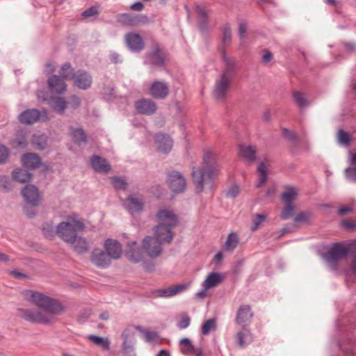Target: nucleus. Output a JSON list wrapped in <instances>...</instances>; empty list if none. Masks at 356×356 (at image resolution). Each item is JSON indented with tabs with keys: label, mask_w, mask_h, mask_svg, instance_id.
<instances>
[{
	"label": "nucleus",
	"mask_w": 356,
	"mask_h": 356,
	"mask_svg": "<svg viewBox=\"0 0 356 356\" xmlns=\"http://www.w3.org/2000/svg\"><path fill=\"white\" fill-rule=\"evenodd\" d=\"M223 69L220 76L233 80L236 72L237 61L234 58H229L224 48L221 49Z\"/></svg>",
	"instance_id": "nucleus-12"
},
{
	"label": "nucleus",
	"mask_w": 356,
	"mask_h": 356,
	"mask_svg": "<svg viewBox=\"0 0 356 356\" xmlns=\"http://www.w3.org/2000/svg\"><path fill=\"white\" fill-rule=\"evenodd\" d=\"M188 287L187 284H177L165 289H160L152 292L156 298H170L186 291Z\"/></svg>",
	"instance_id": "nucleus-13"
},
{
	"label": "nucleus",
	"mask_w": 356,
	"mask_h": 356,
	"mask_svg": "<svg viewBox=\"0 0 356 356\" xmlns=\"http://www.w3.org/2000/svg\"><path fill=\"white\" fill-rule=\"evenodd\" d=\"M297 195V193L294 188L290 187L283 193L282 199L285 203H293V200Z\"/></svg>",
	"instance_id": "nucleus-47"
},
{
	"label": "nucleus",
	"mask_w": 356,
	"mask_h": 356,
	"mask_svg": "<svg viewBox=\"0 0 356 356\" xmlns=\"http://www.w3.org/2000/svg\"><path fill=\"white\" fill-rule=\"evenodd\" d=\"M167 183L174 193H182L186 191V180L184 175L178 171L173 170L168 174Z\"/></svg>",
	"instance_id": "nucleus-9"
},
{
	"label": "nucleus",
	"mask_w": 356,
	"mask_h": 356,
	"mask_svg": "<svg viewBox=\"0 0 356 356\" xmlns=\"http://www.w3.org/2000/svg\"><path fill=\"white\" fill-rule=\"evenodd\" d=\"M88 338L90 341L101 346L104 350H109L110 341L108 339L95 335H89Z\"/></svg>",
	"instance_id": "nucleus-40"
},
{
	"label": "nucleus",
	"mask_w": 356,
	"mask_h": 356,
	"mask_svg": "<svg viewBox=\"0 0 356 356\" xmlns=\"http://www.w3.org/2000/svg\"><path fill=\"white\" fill-rule=\"evenodd\" d=\"M104 249L112 259H118L122 254L121 244L116 240L108 238L104 242Z\"/></svg>",
	"instance_id": "nucleus-20"
},
{
	"label": "nucleus",
	"mask_w": 356,
	"mask_h": 356,
	"mask_svg": "<svg viewBox=\"0 0 356 356\" xmlns=\"http://www.w3.org/2000/svg\"><path fill=\"white\" fill-rule=\"evenodd\" d=\"M10 189L9 178L6 176H0V190L6 192Z\"/></svg>",
	"instance_id": "nucleus-54"
},
{
	"label": "nucleus",
	"mask_w": 356,
	"mask_h": 356,
	"mask_svg": "<svg viewBox=\"0 0 356 356\" xmlns=\"http://www.w3.org/2000/svg\"><path fill=\"white\" fill-rule=\"evenodd\" d=\"M90 260L96 266L102 268H106L110 266L111 259L106 252L100 249H95L91 253Z\"/></svg>",
	"instance_id": "nucleus-15"
},
{
	"label": "nucleus",
	"mask_w": 356,
	"mask_h": 356,
	"mask_svg": "<svg viewBox=\"0 0 356 356\" xmlns=\"http://www.w3.org/2000/svg\"><path fill=\"white\" fill-rule=\"evenodd\" d=\"M48 119V113L45 110L40 111L36 108L26 109L18 116L19 122L23 124H33L40 120L47 121Z\"/></svg>",
	"instance_id": "nucleus-8"
},
{
	"label": "nucleus",
	"mask_w": 356,
	"mask_h": 356,
	"mask_svg": "<svg viewBox=\"0 0 356 356\" xmlns=\"http://www.w3.org/2000/svg\"><path fill=\"white\" fill-rule=\"evenodd\" d=\"M63 79L60 76L52 75L48 79V86L49 89L58 94H62L66 90V84Z\"/></svg>",
	"instance_id": "nucleus-28"
},
{
	"label": "nucleus",
	"mask_w": 356,
	"mask_h": 356,
	"mask_svg": "<svg viewBox=\"0 0 356 356\" xmlns=\"http://www.w3.org/2000/svg\"><path fill=\"white\" fill-rule=\"evenodd\" d=\"M136 108L141 114L150 115L156 111V105L152 99H141L136 102Z\"/></svg>",
	"instance_id": "nucleus-23"
},
{
	"label": "nucleus",
	"mask_w": 356,
	"mask_h": 356,
	"mask_svg": "<svg viewBox=\"0 0 356 356\" xmlns=\"http://www.w3.org/2000/svg\"><path fill=\"white\" fill-rule=\"evenodd\" d=\"M232 79L220 76L216 81L215 88L213 91V97L218 101H224L232 85Z\"/></svg>",
	"instance_id": "nucleus-11"
},
{
	"label": "nucleus",
	"mask_w": 356,
	"mask_h": 356,
	"mask_svg": "<svg viewBox=\"0 0 356 356\" xmlns=\"http://www.w3.org/2000/svg\"><path fill=\"white\" fill-rule=\"evenodd\" d=\"M143 250L140 249L136 241L128 243L126 255L133 263H138L143 259Z\"/></svg>",
	"instance_id": "nucleus-22"
},
{
	"label": "nucleus",
	"mask_w": 356,
	"mask_h": 356,
	"mask_svg": "<svg viewBox=\"0 0 356 356\" xmlns=\"http://www.w3.org/2000/svg\"><path fill=\"white\" fill-rule=\"evenodd\" d=\"M257 170L259 173V179L257 185V187H261L268 179V175L266 172V167L264 162L259 163L257 168Z\"/></svg>",
	"instance_id": "nucleus-42"
},
{
	"label": "nucleus",
	"mask_w": 356,
	"mask_h": 356,
	"mask_svg": "<svg viewBox=\"0 0 356 356\" xmlns=\"http://www.w3.org/2000/svg\"><path fill=\"white\" fill-rule=\"evenodd\" d=\"M50 104L54 111L59 114H63L66 108L67 102L62 97H51Z\"/></svg>",
	"instance_id": "nucleus-36"
},
{
	"label": "nucleus",
	"mask_w": 356,
	"mask_h": 356,
	"mask_svg": "<svg viewBox=\"0 0 356 356\" xmlns=\"http://www.w3.org/2000/svg\"><path fill=\"white\" fill-rule=\"evenodd\" d=\"M128 337L129 334L127 333L126 330L124 331L122 334V337L124 339L122 350L127 356H134L135 354L133 346L127 343Z\"/></svg>",
	"instance_id": "nucleus-44"
},
{
	"label": "nucleus",
	"mask_w": 356,
	"mask_h": 356,
	"mask_svg": "<svg viewBox=\"0 0 356 356\" xmlns=\"http://www.w3.org/2000/svg\"><path fill=\"white\" fill-rule=\"evenodd\" d=\"M70 131L72 140L75 144L80 146L86 143L87 134L82 128H74L71 127L70 128Z\"/></svg>",
	"instance_id": "nucleus-31"
},
{
	"label": "nucleus",
	"mask_w": 356,
	"mask_h": 356,
	"mask_svg": "<svg viewBox=\"0 0 356 356\" xmlns=\"http://www.w3.org/2000/svg\"><path fill=\"white\" fill-rule=\"evenodd\" d=\"M167 59L168 54L166 51L161 48L158 43L154 42L150 47V51L145 54V63L161 67L165 65Z\"/></svg>",
	"instance_id": "nucleus-6"
},
{
	"label": "nucleus",
	"mask_w": 356,
	"mask_h": 356,
	"mask_svg": "<svg viewBox=\"0 0 356 356\" xmlns=\"http://www.w3.org/2000/svg\"><path fill=\"white\" fill-rule=\"evenodd\" d=\"M23 295L26 300L34 303L49 314L58 315L64 310V307L60 302L43 293L31 290H25Z\"/></svg>",
	"instance_id": "nucleus-3"
},
{
	"label": "nucleus",
	"mask_w": 356,
	"mask_h": 356,
	"mask_svg": "<svg viewBox=\"0 0 356 356\" xmlns=\"http://www.w3.org/2000/svg\"><path fill=\"white\" fill-rule=\"evenodd\" d=\"M110 60H111V62L115 64L118 63H122V61L120 55L116 52H113L110 54Z\"/></svg>",
	"instance_id": "nucleus-64"
},
{
	"label": "nucleus",
	"mask_w": 356,
	"mask_h": 356,
	"mask_svg": "<svg viewBox=\"0 0 356 356\" xmlns=\"http://www.w3.org/2000/svg\"><path fill=\"white\" fill-rule=\"evenodd\" d=\"M23 165L28 169H35L41 165L39 156L35 153H26L22 157Z\"/></svg>",
	"instance_id": "nucleus-29"
},
{
	"label": "nucleus",
	"mask_w": 356,
	"mask_h": 356,
	"mask_svg": "<svg viewBox=\"0 0 356 356\" xmlns=\"http://www.w3.org/2000/svg\"><path fill=\"white\" fill-rule=\"evenodd\" d=\"M31 144L39 150H43L47 147L48 136L40 132L35 133L32 136Z\"/></svg>",
	"instance_id": "nucleus-32"
},
{
	"label": "nucleus",
	"mask_w": 356,
	"mask_h": 356,
	"mask_svg": "<svg viewBox=\"0 0 356 356\" xmlns=\"http://www.w3.org/2000/svg\"><path fill=\"white\" fill-rule=\"evenodd\" d=\"M238 237L236 233H231L228 235L225 243V250L227 251H233L238 245Z\"/></svg>",
	"instance_id": "nucleus-39"
},
{
	"label": "nucleus",
	"mask_w": 356,
	"mask_h": 356,
	"mask_svg": "<svg viewBox=\"0 0 356 356\" xmlns=\"http://www.w3.org/2000/svg\"><path fill=\"white\" fill-rule=\"evenodd\" d=\"M17 312L20 318L32 323L51 324L54 322L52 317L40 311L19 308Z\"/></svg>",
	"instance_id": "nucleus-7"
},
{
	"label": "nucleus",
	"mask_w": 356,
	"mask_h": 356,
	"mask_svg": "<svg viewBox=\"0 0 356 356\" xmlns=\"http://www.w3.org/2000/svg\"><path fill=\"white\" fill-rule=\"evenodd\" d=\"M239 194V188L236 185L232 186L227 191L226 195L232 198L236 197Z\"/></svg>",
	"instance_id": "nucleus-58"
},
{
	"label": "nucleus",
	"mask_w": 356,
	"mask_h": 356,
	"mask_svg": "<svg viewBox=\"0 0 356 356\" xmlns=\"http://www.w3.org/2000/svg\"><path fill=\"white\" fill-rule=\"evenodd\" d=\"M85 228L84 224L80 220L62 222L56 227L57 234L65 241L71 243L77 236V232Z\"/></svg>",
	"instance_id": "nucleus-4"
},
{
	"label": "nucleus",
	"mask_w": 356,
	"mask_h": 356,
	"mask_svg": "<svg viewBox=\"0 0 356 356\" xmlns=\"http://www.w3.org/2000/svg\"><path fill=\"white\" fill-rule=\"evenodd\" d=\"M97 13H98L97 8L95 6H91L82 13V16L83 17H89L95 16V15H97Z\"/></svg>",
	"instance_id": "nucleus-59"
},
{
	"label": "nucleus",
	"mask_w": 356,
	"mask_h": 356,
	"mask_svg": "<svg viewBox=\"0 0 356 356\" xmlns=\"http://www.w3.org/2000/svg\"><path fill=\"white\" fill-rule=\"evenodd\" d=\"M144 202L142 198L129 195L124 203L126 209L131 214L138 213L142 211Z\"/></svg>",
	"instance_id": "nucleus-24"
},
{
	"label": "nucleus",
	"mask_w": 356,
	"mask_h": 356,
	"mask_svg": "<svg viewBox=\"0 0 356 356\" xmlns=\"http://www.w3.org/2000/svg\"><path fill=\"white\" fill-rule=\"evenodd\" d=\"M197 26L202 33L208 32L209 11L200 5L195 7Z\"/></svg>",
	"instance_id": "nucleus-18"
},
{
	"label": "nucleus",
	"mask_w": 356,
	"mask_h": 356,
	"mask_svg": "<svg viewBox=\"0 0 356 356\" xmlns=\"http://www.w3.org/2000/svg\"><path fill=\"white\" fill-rule=\"evenodd\" d=\"M311 218V213L309 212H301L294 218V222L296 223L306 222Z\"/></svg>",
	"instance_id": "nucleus-53"
},
{
	"label": "nucleus",
	"mask_w": 356,
	"mask_h": 356,
	"mask_svg": "<svg viewBox=\"0 0 356 356\" xmlns=\"http://www.w3.org/2000/svg\"><path fill=\"white\" fill-rule=\"evenodd\" d=\"M252 317L253 313L250 306L242 305L236 312L235 321L241 327H248L251 323Z\"/></svg>",
	"instance_id": "nucleus-14"
},
{
	"label": "nucleus",
	"mask_w": 356,
	"mask_h": 356,
	"mask_svg": "<svg viewBox=\"0 0 356 356\" xmlns=\"http://www.w3.org/2000/svg\"><path fill=\"white\" fill-rule=\"evenodd\" d=\"M266 220V216L264 214L257 213L254 216L252 222L253 225L251 227V230L254 232L257 230L260 225Z\"/></svg>",
	"instance_id": "nucleus-50"
},
{
	"label": "nucleus",
	"mask_w": 356,
	"mask_h": 356,
	"mask_svg": "<svg viewBox=\"0 0 356 356\" xmlns=\"http://www.w3.org/2000/svg\"><path fill=\"white\" fill-rule=\"evenodd\" d=\"M293 97L297 104L300 108H304L309 105V102L306 99L305 95L304 93H302L298 91H296L293 93Z\"/></svg>",
	"instance_id": "nucleus-46"
},
{
	"label": "nucleus",
	"mask_w": 356,
	"mask_h": 356,
	"mask_svg": "<svg viewBox=\"0 0 356 356\" xmlns=\"http://www.w3.org/2000/svg\"><path fill=\"white\" fill-rule=\"evenodd\" d=\"M15 147L25 148L27 145L26 133L23 131H18L13 141Z\"/></svg>",
	"instance_id": "nucleus-38"
},
{
	"label": "nucleus",
	"mask_w": 356,
	"mask_h": 356,
	"mask_svg": "<svg viewBox=\"0 0 356 356\" xmlns=\"http://www.w3.org/2000/svg\"><path fill=\"white\" fill-rule=\"evenodd\" d=\"M223 280V277L218 273H211L208 275L206 280L202 283V287L206 289L213 288L220 284Z\"/></svg>",
	"instance_id": "nucleus-33"
},
{
	"label": "nucleus",
	"mask_w": 356,
	"mask_h": 356,
	"mask_svg": "<svg viewBox=\"0 0 356 356\" xmlns=\"http://www.w3.org/2000/svg\"><path fill=\"white\" fill-rule=\"evenodd\" d=\"M202 167L192 169V177L195 184L197 193L202 192L205 185L211 186L212 178L217 171L216 154L212 151H206L203 156Z\"/></svg>",
	"instance_id": "nucleus-2"
},
{
	"label": "nucleus",
	"mask_w": 356,
	"mask_h": 356,
	"mask_svg": "<svg viewBox=\"0 0 356 356\" xmlns=\"http://www.w3.org/2000/svg\"><path fill=\"white\" fill-rule=\"evenodd\" d=\"M257 148L252 145H239L238 155L248 163H253L256 160Z\"/></svg>",
	"instance_id": "nucleus-26"
},
{
	"label": "nucleus",
	"mask_w": 356,
	"mask_h": 356,
	"mask_svg": "<svg viewBox=\"0 0 356 356\" xmlns=\"http://www.w3.org/2000/svg\"><path fill=\"white\" fill-rule=\"evenodd\" d=\"M191 323V318L188 314H184L181 320L177 323V327L179 329H186L188 327Z\"/></svg>",
	"instance_id": "nucleus-55"
},
{
	"label": "nucleus",
	"mask_w": 356,
	"mask_h": 356,
	"mask_svg": "<svg viewBox=\"0 0 356 356\" xmlns=\"http://www.w3.org/2000/svg\"><path fill=\"white\" fill-rule=\"evenodd\" d=\"M10 274L13 275L15 278L20 280L27 279L29 277V276L26 274L19 272L16 270H12L10 272Z\"/></svg>",
	"instance_id": "nucleus-63"
},
{
	"label": "nucleus",
	"mask_w": 356,
	"mask_h": 356,
	"mask_svg": "<svg viewBox=\"0 0 356 356\" xmlns=\"http://www.w3.org/2000/svg\"><path fill=\"white\" fill-rule=\"evenodd\" d=\"M74 81V85L81 90H87L92 84L91 76L87 72L82 70H79L76 72Z\"/></svg>",
	"instance_id": "nucleus-25"
},
{
	"label": "nucleus",
	"mask_w": 356,
	"mask_h": 356,
	"mask_svg": "<svg viewBox=\"0 0 356 356\" xmlns=\"http://www.w3.org/2000/svg\"><path fill=\"white\" fill-rule=\"evenodd\" d=\"M236 340L238 346L243 348L253 340V337L250 330L247 327H241V330L236 334Z\"/></svg>",
	"instance_id": "nucleus-30"
},
{
	"label": "nucleus",
	"mask_w": 356,
	"mask_h": 356,
	"mask_svg": "<svg viewBox=\"0 0 356 356\" xmlns=\"http://www.w3.org/2000/svg\"><path fill=\"white\" fill-rule=\"evenodd\" d=\"M155 218L159 224L154 228V236H147L142 241L143 250L150 258L161 256L162 245L171 243L174 238L172 229L179 223L177 216L170 209H160Z\"/></svg>",
	"instance_id": "nucleus-1"
},
{
	"label": "nucleus",
	"mask_w": 356,
	"mask_h": 356,
	"mask_svg": "<svg viewBox=\"0 0 356 356\" xmlns=\"http://www.w3.org/2000/svg\"><path fill=\"white\" fill-rule=\"evenodd\" d=\"M22 194L29 204L35 207L39 204L40 196L38 188L34 185H26L22 190Z\"/></svg>",
	"instance_id": "nucleus-19"
},
{
	"label": "nucleus",
	"mask_w": 356,
	"mask_h": 356,
	"mask_svg": "<svg viewBox=\"0 0 356 356\" xmlns=\"http://www.w3.org/2000/svg\"><path fill=\"white\" fill-rule=\"evenodd\" d=\"M155 142L157 144V149L163 154L169 153L172 147L173 142L172 138L167 134H157L155 136Z\"/></svg>",
	"instance_id": "nucleus-21"
},
{
	"label": "nucleus",
	"mask_w": 356,
	"mask_h": 356,
	"mask_svg": "<svg viewBox=\"0 0 356 356\" xmlns=\"http://www.w3.org/2000/svg\"><path fill=\"white\" fill-rule=\"evenodd\" d=\"M90 163L92 168L98 172L106 174L111 170V165L107 160L99 156L94 155L90 159Z\"/></svg>",
	"instance_id": "nucleus-27"
},
{
	"label": "nucleus",
	"mask_w": 356,
	"mask_h": 356,
	"mask_svg": "<svg viewBox=\"0 0 356 356\" xmlns=\"http://www.w3.org/2000/svg\"><path fill=\"white\" fill-rule=\"evenodd\" d=\"M70 243L72 245L74 250L79 254L88 251V243L84 238L76 236Z\"/></svg>",
	"instance_id": "nucleus-34"
},
{
	"label": "nucleus",
	"mask_w": 356,
	"mask_h": 356,
	"mask_svg": "<svg viewBox=\"0 0 356 356\" xmlns=\"http://www.w3.org/2000/svg\"><path fill=\"white\" fill-rule=\"evenodd\" d=\"M295 205L293 203H285V206L281 213V218L284 220L289 219L293 216Z\"/></svg>",
	"instance_id": "nucleus-45"
},
{
	"label": "nucleus",
	"mask_w": 356,
	"mask_h": 356,
	"mask_svg": "<svg viewBox=\"0 0 356 356\" xmlns=\"http://www.w3.org/2000/svg\"><path fill=\"white\" fill-rule=\"evenodd\" d=\"M91 316L90 310H85L82 312L79 316V321L82 323L84 322L86 319H88Z\"/></svg>",
	"instance_id": "nucleus-62"
},
{
	"label": "nucleus",
	"mask_w": 356,
	"mask_h": 356,
	"mask_svg": "<svg viewBox=\"0 0 356 356\" xmlns=\"http://www.w3.org/2000/svg\"><path fill=\"white\" fill-rule=\"evenodd\" d=\"M8 157V149L3 145H0V164L6 162Z\"/></svg>",
	"instance_id": "nucleus-57"
},
{
	"label": "nucleus",
	"mask_w": 356,
	"mask_h": 356,
	"mask_svg": "<svg viewBox=\"0 0 356 356\" xmlns=\"http://www.w3.org/2000/svg\"><path fill=\"white\" fill-rule=\"evenodd\" d=\"M345 175L348 180L356 183V168H347L345 170Z\"/></svg>",
	"instance_id": "nucleus-56"
},
{
	"label": "nucleus",
	"mask_w": 356,
	"mask_h": 356,
	"mask_svg": "<svg viewBox=\"0 0 356 356\" xmlns=\"http://www.w3.org/2000/svg\"><path fill=\"white\" fill-rule=\"evenodd\" d=\"M145 339L147 341H153L158 337L156 332L144 331Z\"/></svg>",
	"instance_id": "nucleus-61"
},
{
	"label": "nucleus",
	"mask_w": 356,
	"mask_h": 356,
	"mask_svg": "<svg viewBox=\"0 0 356 356\" xmlns=\"http://www.w3.org/2000/svg\"><path fill=\"white\" fill-rule=\"evenodd\" d=\"M59 76L65 80H74L76 73L70 63H65L60 67Z\"/></svg>",
	"instance_id": "nucleus-37"
},
{
	"label": "nucleus",
	"mask_w": 356,
	"mask_h": 356,
	"mask_svg": "<svg viewBox=\"0 0 356 356\" xmlns=\"http://www.w3.org/2000/svg\"><path fill=\"white\" fill-rule=\"evenodd\" d=\"M149 93L155 99H163L169 94L168 86L163 81H155L149 88Z\"/></svg>",
	"instance_id": "nucleus-17"
},
{
	"label": "nucleus",
	"mask_w": 356,
	"mask_h": 356,
	"mask_svg": "<svg viewBox=\"0 0 356 356\" xmlns=\"http://www.w3.org/2000/svg\"><path fill=\"white\" fill-rule=\"evenodd\" d=\"M350 253V249L341 243H334L323 254L324 259L333 270H337L340 259H345Z\"/></svg>",
	"instance_id": "nucleus-5"
},
{
	"label": "nucleus",
	"mask_w": 356,
	"mask_h": 356,
	"mask_svg": "<svg viewBox=\"0 0 356 356\" xmlns=\"http://www.w3.org/2000/svg\"><path fill=\"white\" fill-rule=\"evenodd\" d=\"M111 182L113 187L116 190H125L127 186L126 180L120 177H113L111 178Z\"/></svg>",
	"instance_id": "nucleus-48"
},
{
	"label": "nucleus",
	"mask_w": 356,
	"mask_h": 356,
	"mask_svg": "<svg viewBox=\"0 0 356 356\" xmlns=\"http://www.w3.org/2000/svg\"><path fill=\"white\" fill-rule=\"evenodd\" d=\"M69 104L74 108H78L81 104V99L76 95H72Z\"/></svg>",
	"instance_id": "nucleus-60"
},
{
	"label": "nucleus",
	"mask_w": 356,
	"mask_h": 356,
	"mask_svg": "<svg viewBox=\"0 0 356 356\" xmlns=\"http://www.w3.org/2000/svg\"><path fill=\"white\" fill-rule=\"evenodd\" d=\"M13 179L20 183H26L31 181L33 175L26 170L16 169L13 172Z\"/></svg>",
	"instance_id": "nucleus-35"
},
{
	"label": "nucleus",
	"mask_w": 356,
	"mask_h": 356,
	"mask_svg": "<svg viewBox=\"0 0 356 356\" xmlns=\"http://www.w3.org/2000/svg\"><path fill=\"white\" fill-rule=\"evenodd\" d=\"M232 41V31L231 29L229 26H225L222 30V42L219 47V51L221 53V49L224 48L225 50V47L229 45Z\"/></svg>",
	"instance_id": "nucleus-41"
},
{
	"label": "nucleus",
	"mask_w": 356,
	"mask_h": 356,
	"mask_svg": "<svg viewBox=\"0 0 356 356\" xmlns=\"http://www.w3.org/2000/svg\"><path fill=\"white\" fill-rule=\"evenodd\" d=\"M339 143L343 145L348 146L350 143L349 134L345 131L340 129L337 134Z\"/></svg>",
	"instance_id": "nucleus-51"
},
{
	"label": "nucleus",
	"mask_w": 356,
	"mask_h": 356,
	"mask_svg": "<svg viewBox=\"0 0 356 356\" xmlns=\"http://www.w3.org/2000/svg\"><path fill=\"white\" fill-rule=\"evenodd\" d=\"M180 350L183 355H188L193 349L191 341L188 338H183L179 341Z\"/></svg>",
	"instance_id": "nucleus-43"
},
{
	"label": "nucleus",
	"mask_w": 356,
	"mask_h": 356,
	"mask_svg": "<svg viewBox=\"0 0 356 356\" xmlns=\"http://www.w3.org/2000/svg\"><path fill=\"white\" fill-rule=\"evenodd\" d=\"M216 327V321L213 318L207 320L202 325V334L203 335H208L212 330Z\"/></svg>",
	"instance_id": "nucleus-49"
},
{
	"label": "nucleus",
	"mask_w": 356,
	"mask_h": 356,
	"mask_svg": "<svg viewBox=\"0 0 356 356\" xmlns=\"http://www.w3.org/2000/svg\"><path fill=\"white\" fill-rule=\"evenodd\" d=\"M117 22L124 26H135L145 24L149 22L147 16L143 15L120 13L116 17Z\"/></svg>",
	"instance_id": "nucleus-10"
},
{
	"label": "nucleus",
	"mask_w": 356,
	"mask_h": 356,
	"mask_svg": "<svg viewBox=\"0 0 356 356\" xmlns=\"http://www.w3.org/2000/svg\"><path fill=\"white\" fill-rule=\"evenodd\" d=\"M282 134L292 143H296L298 141V136L296 134L286 128L282 129Z\"/></svg>",
	"instance_id": "nucleus-52"
},
{
	"label": "nucleus",
	"mask_w": 356,
	"mask_h": 356,
	"mask_svg": "<svg viewBox=\"0 0 356 356\" xmlns=\"http://www.w3.org/2000/svg\"><path fill=\"white\" fill-rule=\"evenodd\" d=\"M125 42L131 51L140 52L145 47L142 37L136 33H129L125 35Z\"/></svg>",
	"instance_id": "nucleus-16"
}]
</instances>
